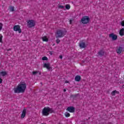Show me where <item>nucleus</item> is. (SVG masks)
Listing matches in <instances>:
<instances>
[{
  "label": "nucleus",
  "instance_id": "14",
  "mask_svg": "<svg viewBox=\"0 0 124 124\" xmlns=\"http://www.w3.org/2000/svg\"><path fill=\"white\" fill-rule=\"evenodd\" d=\"M119 35H120V36H124V28H122L120 30Z\"/></svg>",
  "mask_w": 124,
  "mask_h": 124
},
{
  "label": "nucleus",
  "instance_id": "8",
  "mask_svg": "<svg viewBox=\"0 0 124 124\" xmlns=\"http://www.w3.org/2000/svg\"><path fill=\"white\" fill-rule=\"evenodd\" d=\"M67 111L70 112V113H73L75 112V108L73 107H69L66 109Z\"/></svg>",
  "mask_w": 124,
  "mask_h": 124
},
{
  "label": "nucleus",
  "instance_id": "2",
  "mask_svg": "<svg viewBox=\"0 0 124 124\" xmlns=\"http://www.w3.org/2000/svg\"><path fill=\"white\" fill-rule=\"evenodd\" d=\"M66 31L65 30H58L55 32V36L56 38H61L62 37H63L65 34H66Z\"/></svg>",
  "mask_w": 124,
  "mask_h": 124
},
{
  "label": "nucleus",
  "instance_id": "25",
  "mask_svg": "<svg viewBox=\"0 0 124 124\" xmlns=\"http://www.w3.org/2000/svg\"><path fill=\"white\" fill-rule=\"evenodd\" d=\"M58 8H59V9H64V6L63 5H59Z\"/></svg>",
  "mask_w": 124,
  "mask_h": 124
},
{
  "label": "nucleus",
  "instance_id": "7",
  "mask_svg": "<svg viewBox=\"0 0 124 124\" xmlns=\"http://www.w3.org/2000/svg\"><path fill=\"white\" fill-rule=\"evenodd\" d=\"M108 36L109 38L112 39V40H113V41H115L118 39V36L117 35V34H114V33H111L109 34Z\"/></svg>",
  "mask_w": 124,
  "mask_h": 124
},
{
  "label": "nucleus",
  "instance_id": "32",
  "mask_svg": "<svg viewBox=\"0 0 124 124\" xmlns=\"http://www.w3.org/2000/svg\"><path fill=\"white\" fill-rule=\"evenodd\" d=\"M2 83V79L0 78V84H1Z\"/></svg>",
  "mask_w": 124,
  "mask_h": 124
},
{
  "label": "nucleus",
  "instance_id": "13",
  "mask_svg": "<svg viewBox=\"0 0 124 124\" xmlns=\"http://www.w3.org/2000/svg\"><path fill=\"white\" fill-rule=\"evenodd\" d=\"M79 47L81 48V49L86 48V44L84 42H81L79 43Z\"/></svg>",
  "mask_w": 124,
  "mask_h": 124
},
{
  "label": "nucleus",
  "instance_id": "36",
  "mask_svg": "<svg viewBox=\"0 0 124 124\" xmlns=\"http://www.w3.org/2000/svg\"><path fill=\"white\" fill-rule=\"evenodd\" d=\"M63 92H64V93H65V92H66V89H64L63 90Z\"/></svg>",
  "mask_w": 124,
  "mask_h": 124
},
{
  "label": "nucleus",
  "instance_id": "22",
  "mask_svg": "<svg viewBox=\"0 0 124 124\" xmlns=\"http://www.w3.org/2000/svg\"><path fill=\"white\" fill-rule=\"evenodd\" d=\"M43 40L46 42H48V38L46 37V36H45L43 38Z\"/></svg>",
  "mask_w": 124,
  "mask_h": 124
},
{
  "label": "nucleus",
  "instance_id": "11",
  "mask_svg": "<svg viewBox=\"0 0 124 124\" xmlns=\"http://www.w3.org/2000/svg\"><path fill=\"white\" fill-rule=\"evenodd\" d=\"M26 112H27V111L25 109L23 110L21 115V119H24V118H25V117H26Z\"/></svg>",
  "mask_w": 124,
  "mask_h": 124
},
{
  "label": "nucleus",
  "instance_id": "21",
  "mask_svg": "<svg viewBox=\"0 0 124 124\" xmlns=\"http://www.w3.org/2000/svg\"><path fill=\"white\" fill-rule=\"evenodd\" d=\"M65 8L67 9V10H69V9L70 8V5L66 4L65 5Z\"/></svg>",
  "mask_w": 124,
  "mask_h": 124
},
{
  "label": "nucleus",
  "instance_id": "4",
  "mask_svg": "<svg viewBox=\"0 0 124 124\" xmlns=\"http://www.w3.org/2000/svg\"><path fill=\"white\" fill-rule=\"evenodd\" d=\"M81 22L82 24H87L90 22V18L88 16H83L81 19Z\"/></svg>",
  "mask_w": 124,
  "mask_h": 124
},
{
  "label": "nucleus",
  "instance_id": "15",
  "mask_svg": "<svg viewBox=\"0 0 124 124\" xmlns=\"http://www.w3.org/2000/svg\"><path fill=\"white\" fill-rule=\"evenodd\" d=\"M75 81L76 82H79L81 80V76H77L75 78Z\"/></svg>",
  "mask_w": 124,
  "mask_h": 124
},
{
  "label": "nucleus",
  "instance_id": "20",
  "mask_svg": "<svg viewBox=\"0 0 124 124\" xmlns=\"http://www.w3.org/2000/svg\"><path fill=\"white\" fill-rule=\"evenodd\" d=\"M65 116L66 118H68V117H70V114L68 112H65Z\"/></svg>",
  "mask_w": 124,
  "mask_h": 124
},
{
  "label": "nucleus",
  "instance_id": "27",
  "mask_svg": "<svg viewBox=\"0 0 124 124\" xmlns=\"http://www.w3.org/2000/svg\"><path fill=\"white\" fill-rule=\"evenodd\" d=\"M3 26V24L2 23H0V31H1V30H2V27Z\"/></svg>",
  "mask_w": 124,
  "mask_h": 124
},
{
  "label": "nucleus",
  "instance_id": "9",
  "mask_svg": "<svg viewBox=\"0 0 124 124\" xmlns=\"http://www.w3.org/2000/svg\"><path fill=\"white\" fill-rule=\"evenodd\" d=\"M123 51H124V48L123 47V46H119L116 49V53H117V54H119L120 55V54H121L122 52H123Z\"/></svg>",
  "mask_w": 124,
  "mask_h": 124
},
{
  "label": "nucleus",
  "instance_id": "26",
  "mask_svg": "<svg viewBox=\"0 0 124 124\" xmlns=\"http://www.w3.org/2000/svg\"><path fill=\"white\" fill-rule=\"evenodd\" d=\"M3 37V36H2V35L1 34H0V43L2 42Z\"/></svg>",
  "mask_w": 124,
  "mask_h": 124
},
{
  "label": "nucleus",
  "instance_id": "33",
  "mask_svg": "<svg viewBox=\"0 0 124 124\" xmlns=\"http://www.w3.org/2000/svg\"><path fill=\"white\" fill-rule=\"evenodd\" d=\"M69 23H70V25H71V24H72V20L70 19L69 20Z\"/></svg>",
  "mask_w": 124,
  "mask_h": 124
},
{
  "label": "nucleus",
  "instance_id": "29",
  "mask_svg": "<svg viewBox=\"0 0 124 124\" xmlns=\"http://www.w3.org/2000/svg\"><path fill=\"white\" fill-rule=\"evenodd\" d=\"M56 42L57 43V44H59V43H60V42H61V40L59 39H56Z\"/></svg>",
  "mask_w": 124,
  "mask_h": 124
},
{
  "label": "nucleus",
  "instance_id": "35",
  "mask_svg": "<svg viewBox=\"0 0 124 124\" xmlns=\"http://www.w3.org/2000/svg\"><path fill=\"white\" fill-rule=\"evenodd\" d=\"M65 83H66V84H67V83H69V81H67V80H66V81H65Z\"/></svg>",
  "mask_w": 124,
  "mask_h": 124
},
{
  "label": "nucleus",
  "instance_id": "19",
  "mask_svg": "<svg viewBox=\"0 0 124 124\" xmlns=\"http://www.w3.org/2000/svg\"><path fill=\"white\" fill-rule=\"evenodd\" d=\"M48 113H50L51 114H52V113H54V110L48 107Z\"/></svg>",
  "mask_w": 124,
  "mask_h": 124
},
{
  "label": "nucleus",
  "instance_id": "3",
  "mask_svg": "<svg viewBox=\"0 0 124 124\" xmlns=\"http://www.w3.org/2000/svg\"><path fill=\"white\" fill-rule=\"evenodd\" d=\"M27 22L28 28H31L35 26V21L34 20H29Z\"/></svg>",
  "mask_w": 124,
  "mask_h": 124
},
{
  "label": "nucleus",
  "instance_id": "1",
  "mask_svg": "<svg viewBox=\"0 0 124 124\" xmlns=\"http://www.w3.org/2000/svg\"><path fill=\"white\" fill-rule=\"evenodd\" d=\"M27 89V84L25 82H20L16 87L14 89L15 93H25Z\"/></svg>",
  "mask_w": 124,
  "mask_h": 124
},
{
  "label": "nucleus",
  "instance_id": "30",
  "mask_svg": "<svg viewBox=\"0 0 124 124\" xmlns=\"http://www.w3.org/2000/svg\"><path fill=\"white\" fill-rule=\"evenodd\" d=\"M37 73H38V72L37 71L32 72L33 75H35V74H37Z\"/></svg>",
  "mask_w": 124,
  "mask_h": 124
},
{
  "label": "nucleus",
  "instance_id": "16",
  "mask_svg": "<svg viewBox=\"0 0 124 124\" xmlns=\"http://www.w3.org/2000/svg\"><path fill=\"white\" fill-rule=\"evenodd\" d=\"M116 93L119 94L120 92L117 91L116 90L113 91L111 92V94L112 96L115 95Z\"/></svg>",
  "mask_w": 124,
  "mask_h": 124
},
{
  "label": "nucleus",
  "instance_id": "18",
  "mask_svg": "<svg viewBox=\"0 0 124 124\" xmlns=\"http://www.w3.org/2000/svg\"><path fill=\"white\" fill-rule=\"evenodd\" d=\"M9 10L10 11L13 12V11H14V7L13 6H10L9 7Z\"/></svg>",
  "mask_w": 124,
  "mask_h": 124
},
{
  "label": "nucleus",
  "instance_id": "10",
  "mask_svg": "<svg viewBox=\"0 0 124 124\" xmlns=\"http://www.w3.org/2000/svg\"><path fill=\"white\" fill-rule=\"evenodd\" d=\"M105 52H104V50L103 49H101L98 52V55L99 56V57H103V56H104Z\"/></svg>",
  "mask_w": 124,
  "mask_h": 124
},
{
  "label": "nucleus",
  "instance_id": "28",
  "mask_svg": "<svg viewBox=\"0 0 124 124\" xmlns=\"http://www.w3.org/2000/svg\"><path fill=\"white\" fill-rule=\"evenodd\" d=\"M120 25L122 26V27H124V20H122L121 22Z\"/></svg>",
  "mask_w": 124,
  "mask_h": 124
},
{
  "label": "nucleus",
  "instance_id": "23",
  "mask_svg": "<svg viewBox=\"0 0 124 124\" xmlns=\"http://www.w3.org/2000/svg\"><path fill=\"white\" fill-rule=\"evenodd\" d=\"M42 61H48V58L46 56H44L42 58Z\"/></svg>",
  "mask_w": 124,
  "mask_h": 124
},
{
  "label": "nucleus",
  "instance_id": "17",
  "mask_svg": "<svg viewBox=\"0 0 124 124\" xmlns=\"http://www.w3.org/2000/svg\"><path fill=\"white\" fill-rule=\"evenodd\" d=\"M6 74H7L6 72L2 71L0 73V76H5Z\"/></svg>",
  "mask_w": 124,
  "mask_h": 124
},
{
  "label": "nucleus",
  "instance_id": "34",
  "mask_svg": "<svg viewBox=\"0 0 124 124\" xmlns=\"http://www.w3.org/2000/svg\"><path fill=\"white\" fill-rule=\"evenodd\" d=\"M59 58H60V59L62 60V55H60Z\"/></svg>",
  "mask_w": 124,
  "mask_h": 124
},
{
  "label": "nucleus",
  "instance_id": "24",
  "mask_svg": "<svg viewBox=\"0 0 124 124\" xmlns=\"http://www.w3.org/2000/svg\"><path fill=\"white\" fill-rule=\"evenodd\" d=\"M78 95H79V93H78V94H75V95H71V96L72 97H73L74 98H76L77 97H78Z\"/></svg>",
  "mask_w": 124,
  "mask_h": 124
},
{
  "label": "nucleus",
  "instance_id": "5",
  "mask_svg": "<svg viewBox=\"0 0 124 124\" xmlns=\"http://www.w3.org/2000/svg\"><path fill=\"white\" fill-rule=\"evenodd\" d=\"M43 116H49V107H45L42 110Z\"/></svg>",
  "mask_w": 124,
  "mask_h": 124
},
{
  "label": "nucleus",
  "instance_id": "6",
  "mask_svg": "<svg viewBox=\"0 0 124 124\" xmlns=\"http://www.w3.org/2000/svg\"><path fill=\"white\" fill-rule=\"evenodd\" d=\"M13 29L15 31H18V33H21V32H22V29H21V26L19 25H15Z\"/></svg>",
  "mask_w": 124,
  "mask_h": 124
},
{
  "label": "nucleus",
  "instance_id": "31",
  "mask_svg": "<svg viewBox=\"0 0 124 124\" xmlns=\"http://www.w3.org/2000/svg\"><path fill=\"white\" fill-rule=\"evenodd\" d=\"M49 55L52 56L53 55V51H49Z\"/></svg>",
  "mask_w": 124,
  "mask_h": 124
},
{
  "label": "nucleus",
  "instance_id": "12",
  "mask_svg": "<svg viewBox=\"0 0 124 124\" xmlns=\"http://www.w3.org/2000/svg\"><path fill=\"white\" fill-rule=\"evenodd\" d=\"M44 67L47 68L48 70L51 69V67H50V64L49 63H45L44 64Z\"/></svg>",
  "mask_w": 124,
  "mask_h": 124
}]
</instances>
